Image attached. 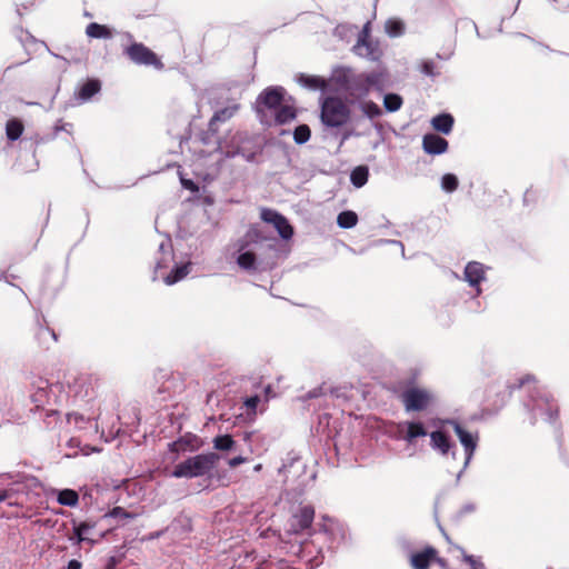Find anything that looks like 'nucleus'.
<instances>
[{"mask_svg": "<svg viewBox=\"0 0 569 569\" xmlns=\"http://www.w3.org/2000/svg\"><path fill=\"white\" fill-rule=\"evenodd\" d=\"M30 387V399L34 407L43 409L46 412L44 423L47 428H53L60 412L53 408L46 409V406L67 402L80 407L87 405L94 397L92 379L87 373L71 377L67 381V387L61 382L51 383L46 378L36 377Z\"/></svg>", "mask_w": 569, "mask_h": 569, "instance_id": "1", "label": "nucleus"}, {"mask_svg": "<svg viewBox=\"0 0 569 569\" xmlns=\"http://www.w3.org/2000/svg\"><path fill=\"white\" fill-rule=\"evenodd\" d=\"M198 138L203 146L217 144L224 167L246 168L249 162V136L246 131H236L220 139L216 133L202 130Z\"/></svg>", "mask_w": 569, "mask_h": 569, "instance_id": "2", "label": "nucleus"}, {"mask_svg": "<svg viewBox=\"0 0 569 569\" xmlns=\"http://www.w3.org/2000/svg\"><path fill=\"white\" fill-rule=\"evenodd\" d=\"M387 390L396 395L402 402L406 411H426L435 401L430 389L417 385V377L398 380L387 386Z\"/></svg>", "mask_w": 569, "mask_h": 569, "instance_id": "3", "label": "nucleus"}, {"mask_svg": "<svg viewBox=\"0 0 569 569\" xmlns=\"http://www.w3.org/2000/svg\"><path fill=\"white\" fill-rule=\"evenodd\" d=\"M221 455L217 452L198 453L189 456L178 462L171 471V477L193 479L210 475L216 468Z\"/></svg>", "mask_w": 569, "mask_h": 569, "instance_id": "4", "label": "nucleus"}, {"mask_svg": "<svg viewBox=\"0 0 569 569\" xmlns=\"http://www.w3.org/2000/svg\"><path fill=\"white\" fill-rule=\"evenodd\" d=\"M385 77L382 72L350 73L343 78V87L356 99L367 97L371 90L383 89Z\"/></svg>", "mask_w": 569, "mask_h": 569, "instance_id": "5", "label": "nucleus"}, {"mask_svg": "<svg viewBox=\"0 0 569 569\" xmlns=\"http://www.w3.org/2000/svg\"><path fill=\"white\" fill-rule=\"evenodd\" d=\"M351 110L349 106L337 96L326 97L321 102L320 119L329 128H340L349 122Z\"/></svg>", "mask_w": 569, "mask_h": 569, "instance_id": "6", "label": "nucleus"}, {"mask_svg": "<svg viewBox=\"0 0 569 569\" xmlns=\"http://www.w3.org/2000/svg\"><path fill=\"white\" fill-rule=\"evenodd\" d=\"M223 260L231 269L238 267L249 271V231L238 239L231 240L221 251Z\"/></svg>", "mask_w": 569, "mask_h": 569, "instance_id": "7", "label": "nucleus"}, {"mask_svg": "<svg viewBox=\"0 0 569 569\" xmlns=\"http://www.w3.org/2000/svg\"><path fill=\"white\" fill-rule=\"evenodd\" d=\"M99 521H94L91 519H87L83 521L72 520V532L68 537V540L72 546L81 547L82 545H88L89 548L96 546L100 540H102L109 530L101 531L94 537V529L97 528Z\"/></svg>", "mask_w": 569, "mask_h": 569, "instance_id": "8", "label": "nucleus"}, {"mask_svg": "<svg viewBox=\"0 0 569 569\" xmlns=\"http://www.w3.org/2000/svg\"><path fill=\"white\" fill-rule=\"evenodd\" d=\"M203 445L204 442L199 436L192 432H186L168 443L167 459L170 462H177L187 453L199 451Z\"/></svg>", "mask_w": 569, "mask_h": 569, "instance_id": "9", "label": "nucleus"}, {"mask_svg": "<svg viewBox=\"0 0 569 569\" xmlns=\"http://www.w3.org/2000/svg\"><path fill=\"white\" fill-rule=\"evenodd\" d=\"M123 56L138 66H152L156 69H162L163 63L158 56L141 42H132L123 47Z\"/></svg>", "mask_w": 569, "mask_h": 569, "instance_id": "10", "label": "nucleus"}, {"mask_svg": "<svg viewBox=\"0 0 569 569\" xmlns=\"http://www.w3.org/2000/svg\"><path fill=\"white\" fill-rule=\"evenodd\" d=\"M284 90L281 87L267 88L257 98L256 111L263 112V108L274 111L283 102Z\"/></svg>", "mask_w": 569, "mask_h": 569, "instance_id": "11", "label": "nucleus"}, {"mask_svg": "<svg viewBox=\"0 0 569 569\" xmlns=\"http://www.w3.org/2000/svg\"><path fill=\"white\" fill-rule=\"evenodd\" d=\"M261 219L264 222L272 224L282 239L288 240L293 236L292 226L284 216L280 214L276 210L263 209L261 211Z\"/></svg>", "mask_w": 569, "mask_h": 569, "instance_id": "12", "label": "nucleus"}, {"mask_svg": "<svg viewBox=\"0 0 569 569\" xmlns=\"http://www.w3.org/2000/svg\"><path fill=\"white\" fill-rule=\"evenodd\" d=\"M315 519V509L311 506L301 507L290 520L289 532L301 533L310 529Z\"/></svg>", "mask_w": 569, "mask_h": 569, "instance_id": "13", "label": "nucleus"}, {"mask_svg": "<svg viewBox=\"0 0 569 569\" xmlns=\"http://www.w3.org/2000/svg\"><path fill=\"white\" fill-rule=\"evenodd\" d=\"M515 48L517 51L523 54L546 53L552 51V49L549 46L538 42L526 34H520L517 38Z\"/></svg>", "mask_w": 569, "mask_h": 569, "instance_id": "14", "label": "nucleus"}, {"mask_svg": "<svg viewBox=\"0 0 569 569\" xmlns=\"http://www.w3.org/2000/svg\"><path fill=\"white\" fill-rule=\"evenodd\" d=\"M437 549L427 546L420 551L412 552L410 556V566L412 569H429L436 558Z\"/></svg>", "mask_w": 569, "mask_h": 569, "instance_id": "15", "label": "nucleus"}, {"mask_svg": "<svg viewBox=\"0 0 569 569\" xmlns=\"http://www.w3.org/2000/svg\"><path fill=\"white\" fill-rule=\"evenodd\" d=\"M101 90V81L97 78L87 79L76 91L74 96L79 103L88 102Z\"/></svg>", "mask_w": 569, "mask_h": 569, "instance_id": "16", "label": "nucleus"}, {"mask_svg": "<svg viewBox=\"0 0 569 569\" xmlns=\"http://www.w3.org/2000/svg\"><path fill=\"white\" fill-rule=\"evenodd\" d=\"M274 397L276 392L273 391L271 385H267L266 387L262 388V395H251V416L258 412H264L269 400Z\"/></svg>", "mask_w": 569, "mask_h": 569, "instance_id": "17", "label": "nucleus"}, {"mask_svg": "<svg viewBox=\"0 0 569 569\" xmlns=\"http://www.w3.org/2000/svg\"><path fill=\"white\" fill-rule=\"evenodd\" d=\"M192 262L190 260L181 263H174L170 272L162 277L167 286H173L183 280L191 271Z\"/></svg>", "mask_w": 569, "mask_h": 569, "instance_id": "18", "label": "nucleus"}, {"mask_svg": "<svg viewBox=\"0 0 569 569\" xmlns=\"http://www.w3.org/2000/svg\"><path fill=\"white\" fill-rule=\"evenodd\" d=\"M423 150L429 154H441L448 149V141L437 134H426L422 139Z\"/></svg>", "mask_w": 569, "mask_h": 569, "instance_id": "19", "label": "nucleus"}, {"mask_svg": "<svg viewBox=\"0 0 569 569\" xmlns=\"http://www.w3.org/2000/svg\"><path fill=\"white\" fill-rule=\"evenodd\" d=\"M452 425L455 433L459 438L461 445L465 447L467 460H469L476 450L478 439L477 437H473L469 431H467L460 423L452 422Z\"/></svg>", "mask_w": 569, "mask_h": 569, "instance_id": "20", "label": "nucleus"}, {"mask_svg": "<svg viewBox=\"0 0 569 569\" xmlns=\"http://www.w3.org/2000/svg\"><path fill=\"white\" fill-rule=\"evenodd\" d=\"M465 279L470 286L479 288V284L485 279L483 266L480 262L471 261L465 268ZM480 293V289H477Z\"/></svg>", "mask_w": 569, "mask_h": 569, "instance_id": "21", "label": "nucleus"}, {"mask_svg": "<svg viewBox=\"0 0 569 569\" xmlns=\"http://www.w3.org/2000/svg\"><path fill=\"white\" fill-rule=\"evenodd\" d=\"M86 34L92 39H111L114 31L107 24L90 22L86 28Z\"/></svg>", "mask_w": 569, "mask_h": 569, "instance_id": "22", "label": "nucleus"}, {"mask_svg": "<svg viewBox=\"0 0 569 569\" xmlns=\"http://www.w3.org/2000/svg\"><path fill=\"white\" fill-rule=\"evenodd\" d=\"M297 118V110L293 106L281 103L280 107H278L274 110V122L277 124H286Z\"/></svg>", "mask_w": 569, "mask_h": 569, "instance_id": "23", "label": "nucleus"}, {"mask_svg": "<svg viewBox=\"0 0 569 569\" xmlns=\"http://www.w3.org/2000/svg\"><path fill=\"white\" fill-rule=\"evenodd\" d=\"M545 409L546 420L555 422L559 417V407L552 400L548 398L540 399L536 402L535 409Z\"/></svg>", "mask_w": 569, "mask_h": 569, "instance_id": "24", "label": "nucleus"}, {"mask_svg": "<svg viewBox=\"0 0 569 569\" xmlns=\"http://www.w3.org/2000/svg\"><path fill=\"white\" fill-rule=\"evenodd\" d=\"M34 337L38 340L39 345L46 349H49L50 342H57L58 340L54 330L49 328L48 326L42 325H39Z\"/></svg>", "mask_w": 569, "mask_h": 569, "instance_id": "25", "label": "nucleus"}, {"mask_svg": "<svg viewBox=\"0 0 569 569\" xmlns=\"http://www.w3.org/2000/svg\"><path fill=\"white\" fill-rule=\"evenodd\" d=\"M453 122L455 119L451 114L441 113L432 118L431 124L437 131L448 134L452 130Z\"/></svg>", "mask_w": 569, "mask_h": 569, "instance_id": "26", "label": "nucleus"}, {"mask_svg": "<svg viewBox=\"0 0 569 569\" xmlns=\"http://www.w3.org/2000/svg\"><path fill=\"white\" fill-rule=\"evenodd\" d=\"M24 127L20 119L12 118L6 123V136L9 141H17L21 138Z\"/></svg>", "mask_w": 569, "mask_h": 569, "instance_id": "27", "label": "nucleus"}, {"mask_svg": "<svg viewBox=\"0 0 569 569\" xmlns=\"http://www.w3.org/2000/svg\"><path fill=\"white\" fill-rule=\"evenodd\" d=\"M57 502L66 507H76L79 503V495L74 489L58 490Z\"/></svg>", "mask_w": 569, "mask_h": 569, "instance_id": "28", "label": "nucleus"}, {"mask_svg": "<svg viewBox=\"0 0 569 569\" xmlns=\"http://www.w3.org/2000/svg\"><path fill=\"white\" fill-rule=\"evenodd\" d=\"M431 446L438 449L441 453L446 455L450 449L449 437L440 430L430 433Z\"/></svg>", "mask_w": 569, "mask_h": 569, "instance_id": "29", "label": "nucleus"}, {"mask_svg": "<svg viewBox=\"0 0 569 569\" xmlns=\"http://www.w3.org/2000/svg\"><path fill=\"white\" fill-rule=\"evenodd\" d=\"M170 529L179 536L187 535L192 530L191 519L186 515H179L171 522Z\"/></svg>", "mask_w": 569, "mask_h": 569, "instance_id": "30", "label": "nucleus"}, {"mask_svg": "<svg viewBox=\"0 0 569 569\" xmlns=\"http://www.w3.org/2000/svg\"><path fill=\"white\" fill-rule=\"evenodd\" d=\"M427 436V430L425 426L421 422H408L407 425V433L405 435L403 439L412 443L416 438L425 437Z\"/></svg>", "mask_w": 569, "mask_h": 569, "instance_id": "31", "label": "nucleus"}, {"mask_svg": "<svg viewBox=\"0 0 569 569\" xmlns=\"http://www.w3.org/2000/svg\"><path fill=\"white\" fill-rule=\"evenodd\" d=\"M173 258V253L167 256H156V262L152 272V281H157L164 276L162 270L167 269Z\"/></svg>", "mask_w": 569, "mask_h": 569, "instance_id": "32", "label": "nucleus"}, {"mask_svg": "<svg viewBox=\"0 0 569 569\" xmlns=\"http://www.w3.org/2000/svg\"><path fill=\"white\" fill-rule=\"evenodd\" d=\"M368 178H369V170L365 166H359V167L355 168L350 174L351 183L357 188L363 187L367 183Z\"/></svg>", "mask_w": 569, "mask_h": 569, "instance_id": "33", "label": "nucleus"}, {"mask_svg": "<svg viewBox=\"0 0 569 569\" xmlns=\"http://www.w3.org/2000/svg\"><path fill=\"white\" fill-rule=\"evenodd\" d=\"M358 222V216L355 211L346 210L338 214L337 223L340 228L350 229Z\"/></svg>", "mask_w": 569, "mask_h": 569, "instance_id": "34", "label": "nucleus"}, {"mask_svg": "<svg viewBox=\"0 0 569 569\" xmlns=\"http://www.w3.org/2000/svg\"><path fill=\"white\" fill-rule=\"evenodd\" d=\"M68 127L71 128L72 124L66 123L62 120H58V122L53 127V132L51 134H48L46 137H37L34 142L31 143V146H38L39 143H46L50 140H53L60 131H67L68 133H70V131H68L67 129Z\"/></svg>", "mask_w": 569, "mask_h": 569, "instance_id": "35", "label": "nucleus"}, {"mask_svg": "<svg viewBox=\"0 0 569 569\" xmlns=\"http://www.w3.org/2000/svg\"><path fill=\"white\" fill-rule=\"evenodd\" d=\"M213 448L218 451H230L233 449L236 442L230 435H219L212 440Z\"/></svg>", "mask_w": 569, "mask_h": 569, "instance_id": "36", "label": "nucleus"}, {"mask_svg": "<svg viewBox=\"0 0 569 569\" xmlns=\"http://www.w3.org/2000/svg\"><path fill=\"white\" fill-rule=\"evenodd\" d=\"M403 103L402 98L397 93H387L383 98V107L388 112L398 111Z\"/></svg>", "mask_w": 569, "mask_h": 569, "instance_id": "37", "label": "nucleus"}, {"mask_svg": "<svg viewBox=\"0 0 569 569\" xmlns=\"http://www.w3.org/2000/svg\"><path fill=\"white\" fill-rule=\"evenodd\" d=\"M238 104L233 103L231 106L216 110L213 113L214 120H218L219 123L228 121L234 116V113L238 111Z\"/></svg>", "mask_w": 569, "mask_h": 569, "instance_id": "38", "label": "nucleus"}, {"mask_svg": "<svg viewBox=\"0 0 569 569\" xmlns=\"http://www.w3.org/2000/svg\"><path fill=\"white\" fill-rule=\"evenodd\" d=\"M66 419L68 425H73L77 429H84L90 422V418H86L83 415L76 411L67 412Z\"/></svg>", "mask_w": 569, "mask_h": 569, "instance_id": "39", "label": "nucleus"}, {"mask_svg": "<svg viewBox=\"0 0 569 569\" xmlns=\"http://www.w3.org/2000/svg\"><path fill=\"white\" fill-rule=\"evenodd\" d=\"M110 518H113V519H133L134 518V515L133 513H130L128 512L124 508L122 507H113L110 511H108L107 513H104L100 520V521H106Z\"/></svg>", "mask_w": 569, "mask_h": 569, "instance_id": "40", "label": "nucleus"}, {"mask_svg": "<svg viewBox=\"0 0 569 569\" xmlns=\"http://www.w3.org/2000/svg\"><path fill=\"white\" fill-rule=\"evenodd\" d=\"M360 109L369 119L379 118L382 114L381 108L371 100L361 102Z\"/></svg>", "mask_w": 569, "mask_h": 569, "instance_id": "41", "label": "nucleus"}, {"mask_svg": "<svg viewBox=\"0 0 569 569\" xmlns=\"http://www.w3.org/2000/svg\"><path fill=\"white\" fill-rule=\"evenodd\" d=\"M311 137V130L308 124H299L293 131V140L297 144L306 143Z\"/></svg>", "mask_w": 569, "mask_h": 569, "instance_id": "42", "label": "nucleus"}, {"mask_svg": "<svg viewBox=\"0 0 569 569\" xmlns=\"http://www.w3.org/2000/svg\"><path fill=\"white\" fill-rule=\"evenodd\" d=\"M300 82L311 89H323L326 87V81L317 76H300Z\"/></svg>", "mask_w": 569, "mask_h": 569, "instance_id": "43", "label": "nucleus"}, {"mask_svg": "<svg viewBox=\"0 0 569 569\" xmlns=\"http://www.w3.org/2000/svg\"><path fill=\"white\" fill-rule=\"evenodd\" d=\"M458 184V178L452 173H446L441 179V187L448 192L455 191Z\"/></svg>", "mask_w": 569, "mask_h": 569, "instance_id": "44", "label": "nucleus"}, {"mask_svg": "<svg viewBox=\"0 0 569 569\" xmlns=\"http://www.w3.org/2000/svg\"><path fill=\"white\" fill-rule=\"evenodd\" d=\"M386 29L390 36H399L403 31V23L399 20H389L386 23Z\"/></svg>", "mask_w": 569, "mask_h": 569, "instance_id": "45", "label": "nucleus"}, {"mask_svg": "<svg viewBox=\"0 0 569 569\" xmlns=\"http://www.w3.org/2000/svg\"><path fill=\"white\" fill-rule=\"evenodd\" d=\"M420 71L429 77H435L438 74L437 66L432 60H425L420 64Z\"/></svg>", "mask_w": 569, "mask_h": 569, "instance_id": "46", "label": "nucleus"}, {"mask_svg": "<svg viewBox=\"0 0 569 569\" xmlns=\"http://www.w3.org/2000/svg\"><path fill=\"white\" fill-rule=\"evenodd\" d=\"M171 253H173L172 243L170 237L167 236L166 239L160 242L157 256H167Z\"/></svg>", "mask_w": 569, "mask_h": 569, "instance_id": "47", "label": "nucleus"}, {"mask_svg": "<svg viewBox=\"0 0 569 569\" xmlns=\"http://www.w3.org/2000/svg\"><path fill=\"white\" fill-rule=\"evenodd\" d=\"M536 382V378L531 375H526L521 377L516 383L508 386L509 395L512 393L513 390L522 388L526 383Z\"/></svg>", "mask_w": 569, "mask_h": 569, "instance_id": "48", "label": "nucleus"}, {"mask_svg": "<svg viewBox=\"0 0 569 569\" xmlns=\"http://www.w3.org/2000/svg\"><path fill=\"white\" fill-rule=\"evenodd\" d=\"M358 46H371L370 22H367L359 36Z\"/></svg>", "mask_w": 569, "mask_h": 569, "instance_id": "49", "label": "nucleus"}, {"mask_svg": "<svg viewBox=\"0 0 569 569\" xmlns=\"http://www.w3.org/2000/svg\"><path fill=\"white\" fill-rule=\"evenodd\" d=\"M18 39L23 47H26L28 42H36L34 37L29 31L23 29H20V34L18 36Z\"/></svg>", "mask_w": 569, "mask_h": 569, "instance_id": "50", "label": "nucleus"}, {"mask_svg": "<svg viewBox=\"0 0 569 569\" xmlns=\"http://www.w3.org/2000/svg\"><path fill=\"white\" fill-rule=\"evenodd\" d=\"M463 561L467 562L471 569H479L482 563L478 562L473 556L463 553Z\"/></svg>", "mask_w": 569, "mask_h": 569, "instance_id": "51", "label": "nucleus"}, {"mask_svg": "<svg viewBox=\"0 0 569 569\" xmlns=\"http://www.w3.org/2000/svg\"><path fill=\"white\" fill-rule=\"evenodd\" d=\"M367 48V56L373 59L378 58V43L371 41V46H365Z\"/></svg>", "mask_w": 569, "mask_h": 569, "instance_id": "52", "label": "nucleus"}, {"mask_svg": "<svg viewBox=\"0 0 569 569\" xmlns=\"http://www.w3.org/2000/svg\"><path fill=\"white\" fill-rule=\"evenodd\" d=\"M181 184L183 186V188L190 190V191H197L198 190V186L194 181H192L191 179H183L181 178Z\"/></svg>", "mask_w": 569, "mask_h": 569, "instance_id": "53", "label": "nucleus"}, {"mask_svg": "<svg viewBox=\"0 0 569 569\" xmlns=\"http://www.w3.org/2000/svg\"><path fill=\"white\" fill-rule=\"evenodd\" d=\"M246 461H247V458H244L242 456H237V457L229 459L228 465H229V467L234 468Z\"/></svg>", "mask_w": 569, "mask_h": 569, "instance_id": "54", "label": "nucleus"}, {"mask_svg": "<svg viewBox=\"0 0 569 569\" xmlns=\"http://www.w3.org/2000/svg\"><path fill=\"white\" fill-rule=\"evenodd\" d=\"M219 124H220L219 121L214 120V117L212 116L211 119L209 120L207 130L212 133L218 134Z\"/></svg>", "mask_w": 569, "mask_h": 569, "instance_id": "55", "label": "nucleus"}, {"mask_svg": "<svg viewBox=\"0 0 569 569\" xmlns=\"http://www.w3.org/2000/svg\"><path fill=\"white\" fill-rule=\"evenodd\" d=\"M183 122L186 124V133L183 136H179L180 143H182L183 141H188L190 139L191 122L189 121L188 118H186Z\"/></svg>", "mask_w": 569, "mask_h": 569, "instance_id": "56", "label": "nucleus"}, {"mask_svg": "<svg viewBox=\"0 0 569 569\" xmlns=\"http://www.w3.org/2000/svg\"><path fill=\"white\" fill-rule=\"evenodd\" d=\"M306 547H307V545L302 543V542H299L298 545H293V546H291V548L295 549L292 551V553L302 558V553H303Z\"/></svg>", "mask_w": 569, "mask_h": 569, "instance_id": "57", "label": "nucleus"}, {"mask_svg": "<svg viewBox=\"0 0 569 569\" xmlns=\"http://www.w3.org/2000/svg\"><path fill=\"white\" fill-rule=\"evenodd\" d=\"M82 563L78 559H71L68 561L66 569H81Z\"/></svg>", "mask_w": 569, "mask_h": 569, "instance_id": "58", "label": "nucleus"}, {"mask_svg": "<svg viewBox=\"0 0 569 569\" xmlns=\"http://www.w3.org/2000/svg\"><path fill=\"white\" fill-rule=\"evenodd\" d=\"M433 562L437 563L441 569H449L448 561L443 558H440L438 553L436 555Z\"/></svg>", "mask_w": 569, "mask_h": 569, "instance_id": "59", "label": "nucleus"}, {"mask_svg": "<svg viewBox=\"0 0 569 569\" xmlns=\"http://www.w3.org/2000/svg\"><path fill=\"white\" fill-rule=\"evenodd\" d=\"M117 567V559L116 557H110L107 561V565L104 566L103 569H116Z\"/></svg>", "mask_w": 569, "mask_h": 569, "instance_id": "60", "label": "nucleus"}, {"mask_svg": "<svg viewBox=\"0 0 569 569\" xmlns=\"http://www.w3.org/2000/svg\"><path fill=\"white\" fill-rule=\"evenodd\" d=\"M121 37L123 38V40H126L129 44H131L132 42H136L134 39H133V34L129 31H124V32H121Z\"/></svg>", "mask_w": 569, "mask_h": 569, "instance_id": "61", "label": "nucleus"}, {"mask_svg": "<svg viewBox=\"0 0 569 569\" xmlns=\"http://www.w3.org/2000/svg\"><path fill=\"white\" fill-rule=\"evenodd\" d=\"M80 445V441L78 438H70L67 442V446L71 449H77Z\"/></svg>", "mask_w": 569, "mask_h": 569, "instance_id": "62", "label": "nucleus"}, {"mask_svg": "<svg viewBox=\"0 0 569 569\" xmlns=\"http://www.w3.org/2000/svg\"><path fill=\"white\" fill-rule=\"evenodd\" d=\"M535 193H536V192H535L533 190H530V189H529V190H527V191L525 192V197H523V201H525V203H529L530 201H532V200H533V196H535Z\"/></svg>", "mask_w": 569, "mask_h": 569, "instance_id": "63", "label": "nucleus"}, {"mask_svg": "<svg viewBox=\"0 0 569 569\" xmlns=\"http://www.w3.org/2000/svg\"><path fill=\"white\" fill-rule=\"evenodd\" d=\"M256 569H276L271 561H262Z\"/></svg>", "mask_w": 569, "mask_h": 569, "instance_id": "64", "label": "nucleus"}]
</instances>
